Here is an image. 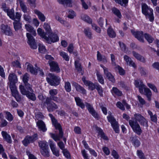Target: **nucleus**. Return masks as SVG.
Instances as JSON below:
<instances>
[{
	"label": "nucleus",
	"instance_id": "f257e3e1",
	"mask_svg": "<svg viewBox=\"0 0 159 159\" xmlns=\"http://www.w3.org/2000/svg\"><path fill=\"white\" fill-rule=\"evenodd\" d=\"M29 78V75L26 73L22 76V79L25 84V87L22 85L19 86V88L21 93L26 96L29 99L34 101L36 99L35 95L33 93V91L32 86L27 83Z\"/></svg>",
	"mask_w": 159,
	"mask_h": 159
},
{
	"label": "nucleus",
	"instance_id": "f03ea898",
	"mask_svg": "<svg viewBox=\"0 0 159 159\" xmlns=\"http://www.w3.org/2000/svg\"><path fill=\"white\" fill-rule=\"evenodd\" d=\"M134 84L136 88H138L139 91L141 94H144L146 96L149 101L151 100V97L152 95L151 91L143 84L141 80H135L134 82Z\"/></svg>",
	"mask_w": 159,
	"mask_h": 159
},
{
	"label": "nucleus",
	"instance_id": "7ed1b4c3",
	"mask_svg": "<svg viewBox=\"0 0 159 159\" xmlns=\"http://www.w3.org/2000/svg\"><path fill=\"white\" fill-rule=\"evenodd\" d=\"M49 115L51 118L52 125L55 127L56 129H58L59 131V134L58 135H55L52 133H50V134L51 138L55 141H57L59 140L62 138L63 136V133L62 131V128L60 125L58 123L57 120L54 118L52 115L51 114H49Z\"/></svg>",
	"mask_w": 159,
	"mask_h": 159
},
{
	"label": "nucleus",
	"instance_id": "20e7f679",
	"mask_svg": "<svg viewBox=\"0 0 159 159\" xmlns=\"http://www.w3.org/2000/svg\"><path fill=\"white\" fill-rule=\"evenodd\" d=\"M142 12L146 18L149 19L150 21H152L154 20L153 10L149 7L147 5L144 3L142 4Z\"/></svg>",
	"mask_w": 159,
	"mask_h": 159
},
{
	"label": "nucleus",
	"instance_id": "39448f33",
	"mask_svg": "<svg viewBox=\"0 0 159 159\" xmlns=\"http://www.w3.org/2000/svg\"><path fill=\"white\" fill-rule=\"evenodd\" d=\"M3 10L7 13V15L12 20H13L16 19L20 20V19L21 14L19 12H16V15L14 14V11L13 9H9L6 7L5 4L3 5L2 6Z\"/></svg>",
	"mask_w": 159,
	"mask_h": 159
},
{
	"label": "nucleus",
	"instance_id": "423d86ee",
	"mask_svg": "<svg viewBox=\"0 0 159 159\" xmlns=\"http://www.w3.org/2000/svg\"><path fill=\"white\" fill-rule=\"evenodd\" d=\"M48 76V77L47 78V80L51 85L55 86L60 84L61 78L51 73H49Z\"/></svg>",
	"mask_w": 159,
	"mask_h": 159
},
{
	"label": "nucleus",
	"instance_id": "0eeeda50",
	"mask_svg": "<svg viewBox=\"0 0 159 159\" xmlns=\"http://www.w3.org/2000/svg\"><path fill=\"white\" fill-rule=\"evenodd\" d=\"M25 66L28 71H29L31 73L34 75H36L38 73L40 75L43 76L44 75L43 72L42 70L39 68H34L33 66L30 63L26 62L25 64Z\"/></svg>",
	"mask_w": 159,
	"mask_h": 159
},
{
	"label": "nucleus",
	"instance_id": "6e6552de",
	"mask_svg": "<svg viewBox=\"0 0 159 159\" xmlns=\"http://www.w3.org/2000/svg\"><path fill=\"white\" fill-rule=\"evenodd\" d=\"M109 116H107L108 121L110 122L114 130L116 133H118L119 131V126L118 123L111 115V112H108Z\"/></svg>",
	"mask_w": 159,
	"mask_h": 159
},
{
	"label": "nucleus",
	"instance_id": "1a4fd4ad",
	"mask_svg": "<svg viewBox=\"0 0 159 159\" xmlns=\"http://www.w3.org/2000/svg\"><path fill=\"white\" fill-rule=\"evenodd\" d=\"M129 123L134 132L138 135H140L142 131L139 125L132 120L129 121Z\"/></svg>",
	"mask_w": 159,
	"mask_h": 159
},
{
	"label": "nucleus",
	"instance_id": "9d476101",
	"mask_svg": "<svg viewBox=\"0 0 159 159\" xmlns=\"http://www.w3.org/2000/svg\"><path fill=\"white\" fill-rule=\"evenodd\" d=\"M38 135L37 134H35L32 136H27L23 141V145L26 146L29 144L32 143L37 139Z\"/></svg>",
	"mask_w": 159,
	"mask_h": 159
},
{
	"label": "nucleus",
	"instance_id": "9b49d317",
	"mask_svg": "<svg viewBox=\"0 0 159 159\" xmlns=\"http://www.w3.org/2000/svg\"><path fill=\"white\" fill-rule=\"evenodd\" d=\"M38 135L37 134H35L32 136H27L23 141V145L26 146L29 144L32 143L37 139Z\"/></svg>",
	"mask_w": 159,
	"mask_h": 159
},
{
	"label": "nucleus",
	"instance_id": "f8f14e48",
	"mask_svg": "<svg viewBox=\"0 0 159 159\" xmlns=\"http://www.w3.org/2000/svg\"><path fill=\"white\" fill-rule=\"evenodd\" d=\"M0 33L8 36H11L12 33L9 26L7 25L2 24L0 28Z\"/></svg>",
	"mask_w": 159,
	"mask_h": 159
},
{
	"label": "nucleus",
	"instance_id": "ddd939ff",
	"mask_svg": "<svg viewBox=\"0 0 159 159\" xmlns=\"http://www.w3.org/2000/svg\"><path fill=\"white\" fill-rule=\"evenodd\" d=\"M48 37L45 38V40L48 43H55L58 41L59 40V38L57 34H53L52 32V34H48Z\"/></svg>",
	"mask_w": 159,
	"mask_h": 159
},
{
	"label": "nucleus",
	"instance_id": "4468645a",
	"mask_svg": "<svg viewBox=\"0 0 159 159\" xmlns=\"http://www.w3.org/2000/svg\"><path fill=\"white\" fill-rule=\"evenodd\" d=\"M26 37L28 39L27 43L30 45V47L34 49H36L37 47L33 37L28 33H26Z\"/></svg>",
	"mask_w": 159,
	"mask_h": 159
},
{
	"label": "nucleus",
	"instance_id": "2eb2a0df",
	"mask_svg": "<svg viewBox=\"0 0 159 159\" xmlns=\"http://www.w3.org/2000/svg\"><path fill=\"white\" fill-rule=\"evenodd\" d=\"M49 98H47L46 100V103L45 104L48 110L50 111H52L58 108L57 106L54 103L50 102Z\"/></svg>",
	"mask_w": 159,
	"mask_h": 159
},
{
	"label": "nucleus",
	"instance_id": "dca6fc26",
	"mask_svg": "<svg viewBox=\"0 0 159 159\" xmlns=\"http://www.w3.org/2000/svg\"><path fill=\"white\" fill-rule=\"evenodd\" d=\"M134 116L135 120L138 121L141 125L143 126H148L147 121L143 116L139 114H135Z\"/></svg>",
	"mask_w": 159,
	"mask_h": 159
},
{
	"label": "nucleus",
	"instance_id": "f3484780",
	"mask_svg": "<svg viewBox=\"0 0 159 159\" xmlns=\"http://www.w3.org/2000/svg\"><path fill=\"white\" fill-rule=\"evenodd\" d=\"M10 89L12 96L15 97L16 100L18 102L20 101L21 98L18 95V92L17 90L16 86L11 85L10 86Z\"/></svg>",
	"mask_w": 159,
	"mask_h": 159
},
{
	"label": "nucleus",
	"instance_id": "a211bd4d",
	"mask_svg": "<svg viewBox=\"0 0 159 159\" xmlns=\"http://www.w3.org/2000/svg\"><path fill=\"white\" fill-rule=\"evenodd\" d=\"M48 142L50 148L53 153V154L55 156L58 157L59 156V150L56 148V146L55 144L53 143L51 140H49Z\"/></svg>",
	"mask_w": 159,
	"mask_h": 159
},
{
	"label": "nucleus",
	"instance_id": "6ab92c4d",
	"mask_svg": "<svg viewBox=\"0 0 159 159\" xmlns=\"http://www.w3.org/2000/svg\"><path fill=\"white\" fill-rule=\"evenodd\" d=\"M82 80L84 82V84L86 85L89 87V89L91 90H93L98 85V84L97 83L94 84L90 81H88L86 80L85 78L83 77L82 78Z\"/></svg>",
	"mask_w": 159,
	"mask_h": 159
},
{
	"label": "nucleus",
	"instance_id": "aec40b11",
	"mask_svg": "<svg viewBox=\"0 0 159 159\" xmlns=\"http://www.w3.org/2000/svg\"><path fill=\"white\" fill-rule=\"evenodd\" d=\"M101 66L103 68L104 74L106 75L107 79L112 82H114L115 80V79L111 74L108 72V69L102 65H101Z\"/></svg>",
	"mask_w": 159,
	"mask_h": 159
},
{
	"label": "nucleus",
	"instance_id": "412c9836",
	"mask_svg": "<svg viewBox=\"0 0 159 159\" xmlns=\"http://www.w3.org/2000/svg\"><path fill=\"white\" fill-rule=\"evenodd\" d=\"M8 80L10 82V88L11 85H14L17 82L18 80L16 75L14 73H11L8 76Z\"/></svg>",
	"mask_w": 159,
	"mask_h": 159
},
{
	"label": "nucleus",
	"instance_id": "4be33fe9",
	"mask_svg": "<svg viewBox=\"0 0 159 159\" xmlns=\"http://www.w3.org/2000/svg\"><path fill=\"white\" fill-rule=\"evenodd\" d=\"M94 132L98 133V137H101V138L105 140H107V137L105 136L102 130L100 128L95 126L94 129Z\"/></svg>",
	"mask_w": 159,
	"mask_h": 159
},
{
	"label": "nucleus",
	"instance_id": "5701e85b",
	"mask_svg": "<svg viewBox=\"0 0 159 159\" xmlns=\"http://www.w3.org/2000/svg\"><path fill=\"white\" fill-rule=\"evenodd\" d=\"M49 64L52 71H56L57 73L60 71V70L57 62L55 61H49Z\"/></svg>",
	"mask_w": 159,
	"mask_h": 159
},
{
	"label": "nucleus",
	"instance_id": "b1692460",
	"mask_svg": "<svg viewBox=\"0 0 159 159\" xmlns=\"http://www.w3.org/2000/svg\"><path fill=\"white\" fill-rule=\"evenodd\" d=\"M131 32L141 42H143V33L142 31H134L131 30Z\"/></svg>",
	"mask_w": 159,
	"mask_h": 159
},
{
	"label": "nucleus",
	"instance_id": "393cba45",
	"mask_svg": "<svg viewBox=\"0 0 159 159\" xmlns=\"http://www.w3.org/2000/svg\"><path fill=\"white\" fill-rule=\"evenodd\" d=\"M36 125L39 129L43 132H45L47 130L45 125L43 121L39 120L36 122Z\"/></svg>",
	"mask_w": 159,
	"mask_h": 159
},
{
	"label": "nucleus",
	"instance_id": "a878e982",
	"mask_svg": "<svg viewBox=\"0 0 159 159\" xmlns=\"http://www.w3.org/2000/svg\"><path fill=\"white\" fill-rule=\"evenodd\" d=\"M85 104L89 112L94 117L97 118L98 117V114L94 110L92 106L88 103H85Z\"/></svg>",
	"mask_w": 159,
	"mask_h": 159
},
{
	"label": "nucleus",
	"instance_id": "bb28decb",
	"mask_svg": "<svg viewBox=\"0 0 159 159\" xmlns=\"http://www.w3.org/2000/svg\"><path fill=\"white\" fill-rule=\"evenodd\" d=\"M33 12L35 14L38 16L39 19L41 21L44 22L45 21L46 17L40 11L36 9L34 10Z\"/></svg>",
	"mask_w": 159,
	"mask_h": 159
},
{
	"label": "nucleus",
	"instance_id": "cd10ccee",
	"mask_svg": "<svg viewBox=\"0 0 159 159\" xmlns=\"http://www.w3.org/2000/svg\"><path fill=\"white\" fill-rule=\"evenodd\" d=\"M57 1L59 3L63 4L66 7L72 6V0H57Z\"/></svg>",
	"mask_w": 159,
	"mask_h": 159
},
{
	"label": "nucleus",
	"instance_id": "c85d7f7f",
	"mask_svg": "<svg viewBox=\"0 0 159 159\" xmlns=\"http://www.w3.org/2000/svg\"><path fill=\"white\" fill-rule=\"evenodd\" d=\"M25 27L27 31L30 32L34 36L36 35L35 30L29 24H26L25 25Z\"/></svg>",
	"mask_w": 159,
	"mask_h": 159
},
{
	"label": "nucleus",
	"instance_id": "c756f323",
	"mask_svg": "<svg viewBox=\"0 0 159 159\" xmlns=\"http://www.w3.org/2000/svg\"><path fill=\"white\" fill-rule=\"evenodd\" d=\"M1 134L4 140L8 143H10L12 141L11 136L7 132L2 131L1 132Z\"/></svg>",
	"mask_w": 159,
	"mask_h": 159
},
{
	"label": "nucleus",
	"instance_id": "7c9ffc66",
	"mask_svg": "<svg viewBox=\"0 0 159 159\" xmlns=\"http://www.w3.org/2000/svg\"><path fill=\"white\" fill-rule=\"evenodd\" d=\"M20 20L16 19L14 20L13 24L14 29L16 31H17L22 28V24L20 22Z\"/></svg>",
	"mask_w": 159,
	"mask_h": 159
},
{
	"label": "nucleus",
	"instance_id": "2f4dec72",
	"mask_svg": "<svg viewBox=\"0 0 159 159\" xmlns=\"http://www.w3.org/2000/svg\"><path fill=\"white\" fill-rule=\"evenodd\" d=\"M49 94L51 96V99L57 102L58 99L57 98L54 97L57 93V91L56 89H51L49 91Z\"/></svg>",
	"mask_w": 159,
	"mask_h": 159
},
{
	"label": "nucleus",
	"instance_id": "473e14b6",
	"mask_svg": "<svg viewBox=\"0 0 159 159\" xmlns=\"http://www.w3.org/2000/svg\"><path fill=\"white\" fill-rule=\"evenodd\" d=\"M124 58L127 64L130 66H132L134 68L136 67L135 64L131 60V59L127 55H125L124 57Z\"/></svg>",
	"mask_w": 159,
	"mask_h": 159
},
{
	"label": "nucleus",
	"instance_id": "72a5a7b5",
	"mask_svg": "<svg viewBox=\"0 0 159 159\" xmlns=\"http://www.w3.org/2000/svg\"><path fill=\"white\" fill-rule=\"evenodd\" d=\"M56 20L59 21L61 24L66 27H69L70 25L69 23L66 21L62 19L59 16H55Z\"/></svg>",
	"mask_w": 159,
	"mask_h": 159
},
{
	"label": "nucleus",
	"instance_id": "f704fd0d",
	"mask_svg": "<svg viewBox=\"0 0 159 159\" xmlns=\"http://www.w3.org/2000/svg\"><path fill=\"white\" fill-rule=\"evenodd\" d=\"M73 85L76 89V90L83 94H85L86 93V90L82 87L78 85L77 84L75 83L73 84Z\"/></svg>",
	"mask_w": 159,
	"mask_h": 159
},
{
	"label": "nucleus",
	"instance_id": "c9c22d12",
	"mask_svg": "<svg viewBox=\"0 0 159 159\" xmlns=\"http://www.w3.org/2000/svg\"><path fill=\"white\" fill-rule=\"evenodd\" d=\"M16 4L17 5L20 4L22 10L24 13L27 12V8L23 2V0H17Z\"/></svg>",
	"mask_w": 159,
	"mask_h": 159
},
{
	"label": "nucleus",
	"instance_id": "e433bc0d",
	"mask_svg": "<svg viewBox=\"0 0 159 159\" xmlns=\"http://www.w3.org/2000/svg\"><path fill=\"white\" fill-rule=\"evenodd\" d=\"M75 100L77 106L80 107L82 109L85 107V105L79 97H75Z\"/></svg>",
	"mask_w": 159,
	"mask_h": 159
},
{
	"label": "nucleus",
	"instance_id": "4c0bfd02",
	"mask_svg": "<svg viewBox=\"0 0 159 159\" xmlns=\"http://www.w3.org/2000/svg\"><path fill=\"white\" fill-rule=\"evenodd\" d=\"M97 60L99 61H102L104 63H106L107 62L105 57L104 55H102L98 51L97 52Z\"/></svg>",
	"mask_w": 159,
	"mask_h": 159
},
{
	"label": "nucleus",
	"instance_id": "58836bf2",
	"mask_svg": "<svg viewBox=\"0 0 159 159\" xmlns=\"http://www.w3.org/2000/svg\"><path fill=\"white\" fill-rule=\"evenodd\" d=\"M43 28L46 31L47 34H52V31L50 25L47 23H44L43 25Z\"/></svg>",
	"mask_w": 159,
	"mask_h": 159
},
{
	"label": "nucleus",
	"instance_id": "ea45409f",
	"mask_svg": "<svg viewBox=\"0 0 159 159\" xmlns=\"http://www.w3.org/2000/svg\"><path fill=\"white\" fill-rule=\"evenodd\" d=\"M37 31L38 34L42 38L44 39L45 40V38H46V34L44 31L41 28H39L37 30Z\"/></svg>",
	"mask_w": 159,
	"mask_h": 159
},
{
	"label": "nucleus",
	"instance_id": "a19ab883",
	"mask_svg": "<svg viewBox=\"0 0 159 159\" xmlns=\"http://www.w3.org/2000/svg\"><path fill=\"white\" fill-rule=\"evenodd\" d=\"M111 93L114 95L118 96H121L122 94V92L116 87L113 88Z\"/></svg>",
	"mask_w": 159,
	"mask_h": 159
},
{
	"label": "nucleus",
	"instance_id": "79ce46f5",
	"mask_svg": "<svg viewBox=\"0 0 159 159\" xmlns=\"http://www.w3.org/2000/svg\"><path fill=\"white\" fill-rule=\"evenodd\" d=\"M39 145L40 150L48 147V143L45 141H40L39 142Z\"/></svg>",
	"mask_w": 159,
	"mask_h": 159
},
{
	"label": "nucleus",
	"instance_id": "37998d69",
	"mask_svg": "<svg viewBox=\"0 0 159 159\" xmlns=\"http://www.w3.org/2000/svg\"><path fill=\"white\" fill-rule=\"evenodd\" d=\"M4 112L5 114V118L8 121L11 122L13 120V116L10 112L5 111Z\"/></svg>",
	"mask_w": 159,
	"mask_h": 159
},
{
	"label": "nucleus",
	"instance_id": "c03bdc74",
	"mask_svg": "<svg viewBox=\"0 0 159 159\" xmlns=\"http://www.w3.org/2000/svg\"><path fill=\"white\" fill-rule=\"evenodd\" d=\"M107 34L110 37L114 38L116 36V34L112 28L109 27L107 30Z\"/></svg>",
	"mask_w": 159,
	"mask_h": 159
},
{
	"label": "nucleus",
	"instance_id": "a18cd8bd",
	"mask_svg": "<svg viewBox=\"0 0 159 159\" xmlns=\"http://www.w3.org/2000/svg\"><path fill=\"white\" fill-rule=\"evenodd\" d=\"M59 54L66 61H68L69 60L70 57L66 52L61 51L60 52Z\"/></svg>",
	"mask_w": 159,
	"mask_h": 159
},
{
	"label": "nucleus",
	"instance_id": "49530a36",
	"mask_svg": "<svg viewBox=\"0 0 159 159\" xmlns=\"http://www.w3.org/2000/svg\"><path fill=\"white\" fill-rule=\"evenodd\" d=\"M40 152L41 154L43 156L48 157L49 155V149L48 147L44 149L40 150Z\"/></svg>",
	"mask_w": 159,
	"mask_h": 159
},
{
	"label": "nucleus",
	"instance_id": "de8ad7c7",
	"mask_svg": "<svg viewBox=\"0 0 159 159\" xmlns=\"http://www.w3.org/2000/svg\"><path fill=\"white\" fill-rule=\"evenodd\" d=\"M115 70H118L120 75H124L125 74V70L119 66L116 65L114 66Z\"/></svg>",
	"mask_w": 159,
	"mask_h": 159
},
{
	"label": "nucleus",
	"instance_id": "09e8293b",
	"mask_svg": "<svg viewBox=\"0 0 159 159\" xmlns=\"http://www.w3.org/2000/svg\"><path fill=\"white\" fill-rule=\"evenodd\" d=\"M96 75L99 82L101 84H103L104 83V80L102 75L98 72H97Z\"/></svg>",
	"mask_w": 159,
	"mask_h": 159
},
{
	"label": "nucleus",
	"instance_id": "8fccbe9b",
	"mask_svg": "<svg viewBox=\"0 0 159 159\" xmlns=\"http://www.w3.org/2000/svg\"><path fill=\"white\" fill-rule=\"evenodd\" d=\"M39 50L40 52L43 53H45L47 51L45 46L41 44H39Z\"/></svg>",
	"mask_w": 159,
	"mask_h": 159
},
{
	"label": "nucleus",
	"instance_id": "3c124183",
	"mask_svg": "<svg viewBox=\"0 0 159 159\" xmlns=\"http://www.w3.org/2000/svg\"><path fill=\"white\" fill-rule=\"evenodd\" d=\"M81 18L83 20L89 23H91L92 22L91 20L88 16L86 15H82L81 16Z\"/></svg>",
	"mask_w": 159,
	"mask_h": 159
},
{
	"label": "nucleus",
	"instance_id": "603ef678",
	"mask_svg": "<svg viewBox=\"0 0 159 159\" xmlns=\"http://www.w3.org/2000/svg\"><path fill=\"white\" fill-rule=\"evenodd\" d=\"M24 20L28 23H30L31 22V19L30 16L27 14H25L23 15Z\"/></svg>",
	"mask_w": 159,
	"mask_h": 159
},
{
	"label": "nucleus",
	"instance_id": "864d4df0",
	"mask_svg": "<svg viewBox=\"0 0 159 159\" xmlns=\"http://www.w3.org/2000/svg\"><path fill=\"white\" fill-rule=\"evenodd\" d=\"M82 7L85 9H88L89 7L91 6V3L89 2H88V3H86L84 1V0H80Z\"/></svg>",
	"mask_w": 159,
	"mask_h": 159
},
{
	"label": "nucleus",
	"instance_id": "5fc2aeb1",
	"mask_svg": "<svg viewBox=\"0 0 159 159\" xmlns=\"http://www.w3.org/2000/svg\"><path fill=\"white\" fill-rule=\"evenodd\" d=\"M117 3L122 6H125L128 3V0H114Z\"/></svg>",
	"mask_w": 159,
	"mask_h": 159
},
{
	"label": "nucleus",
	"instance_id": "6e6d98bb",
	"mask_svg": "<svg viewBox=\"0 0 159 159\" xmlns=\"http://www.w3.org/2000/svg\"><path fill=\"white\" fill-rule=\"evenodd\" d=\"M148 113L150 116L151 120L154 122H156L157 120L156 116L155 115H153L152 112L149 110L148 111Z\"/></svg>",
	"mask_w": 159,
	"mask_h": 159
},
{
	"label": "nucleus",
	"instance_id": "4d7b16f0",
	"mask_svg": "<svg viewBox=\"0 0 159 159\" xmlns=\"http://www.w3.org/2000/svg\"><path fill=\"white\" fill-rule=\"evenodd\" d=\"M112 11L115 15L116 16L119 18H120L121 15L120 11L115 8L112 9Z\"/></svg>",
	"mask_w": 159,
	"mask_h": 159
},
{
	"label": "nucleus",
	"instance_id": "13d9d810",
	"mask_svg": "<svg viewBox=\"0 0 159 159\" xmlns=\"http://www.w3.org/2000/svg\"><path fill=\"white\" fill-rule=\"evenodd\" d=\"M148 86L155 93H157L158 90L156 87L153 84L150 83H147Z\"/></svg>",
	"mask_w": 159,
	"mask_h": 159
},
{
	"label": "nucleus",
	"instance_id": "bf43d9fd",
	"mask_svg": "<svg viewBox=\"0 0 159 159\" xmlns=\"http://www.w3.org/2000/svg\"><path fill=\"white\" fill-rule=\"evenodd\" d=\"M76 16L75 13L72 10H70L68 14V17L70 19L73 18Z\"/></svg>",
	"mask_w": 159,
	"mask_h": 159
},
{
	"label": "nucleus",
	"instance_id": "052dcab7",
	"mask_svg": "<svg viewBox=\"0 0 159 159\" xmlns=\"http://www.w3.org/2000/svg\"><path fill=\"white\" fill-rule=\"evenodd\" d=\"M133 55L138 60L141 61H144V59L143 57L140 56L139 54L134 52H133Z\"/></svg>",
	"mask_w": 159,
	"mask_h": 159
},
{
	"label": "nucleus",
	"instance_id": "680f3d73",
	"mask_svg": "<svg viewBox=\"0 0 159 159\" xmlns=\"http://www.w3.org/2000/svg\"><path fill=\"white\" fill-rule=\"evenodd\" d=\"M65 88L66 90L68 92H70L71 90V87L70 83L68 82H66L65 84Z\"/></svg>",
	"mask_w": 159,
	"mask_h": 159
},
{
	"label": "nucleus",
	"instance_id": "e2e57ef3",
	"mask_svg": "<svg viewBox=\"0 0 159 159\" xmlns=\"http://www.w3.org/2000/svg\"><path fill=\"white\" fill-rule=\"evenodd\" d=\"M84 33L85 35L88 38H90L91 36V33L90 30L89 28H85L84 30Z\"/></svg>",
	"mask_w": 159,
	"mask_h": 159
},
{
	"label": "nucleus",
	"instance_id": "0e129e2a",
	"mask_svg": "<svg viewBox=\"0 0 159 159\" xmlns=\"http://www.w3.org/2000/svg\"><path fill=\"white\" fill-rule=\"evenodd\" d=\"M144 37L146 39L149 43H152V42L153 39L149 34H146L144 35Z\"/></svg>",
	"mask_w": 159,
	"mask_h": 159
},
{
	"label": "nucleus",
	"instance_id": "69168bd1",
	"mask_svg": "<svg viewBox=\"0 0 159 159\" xmlns=\"http://www.w3.org/2000/svg\"><path fill=\"white\" fill-rule=\"evenodd\" d=\"M62 152L64 156L67 159H70V156L69 151L66 149L63 150Z\"/></svg>",
	"mask_w": 159,
	"mask_h": 159
},
{
	"label": "nucleus",
	"instance_id": "338daca9",
	"mask_svg": "<svg viewBox=\"0 0 159 159\" xmlns=\"http://www.w3.org/2000/svg\"><path fill=\"white\" fill-rule=\"evenodd\" d=\"M133 142L134 145L135 147H138L140 144V142L136 138H134Z\"/></svg>",
	"mask_w": 159,
	"mask_h": 159
},
{
	"label": "nucleus",
	"instance_id": "774afa93",
	"mask_svg": "<svg viewBox=\"0 0 159 159\" xmlns=\"http://www.w3.org/2000/svg\"><path fill=\"white\" fill-rule=\"evenodd\" d=\"M96 89L97 90L99 95L101 96H103V94L102 88L99 85H96Z\"/></svg>",
	"mask_w": 159,
	"mask_h": 159
}]
</instances>
